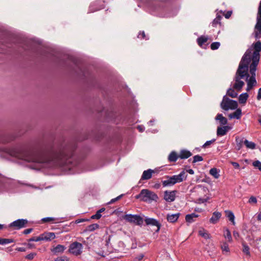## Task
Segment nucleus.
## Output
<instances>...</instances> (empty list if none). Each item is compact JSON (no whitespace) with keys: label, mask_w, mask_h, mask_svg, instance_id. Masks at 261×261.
I'll return each mask as SVG.
<instances>
[{"label":"nucleus","mask_w":261,"mask_h":261,"mask_svg":"<svg viewBox=\"0 0 261 261\" xmlns=\"http://www.w3.org/2000/svg\"><path fill=\"white\" fill-rule=\"evenodd\" d=\"M73 150L74 147L71 144L62 142L40 153H35L25 149L22 143L17 144L7 149L6 152L12 156L28 162L63 166L70 162L68 160Z\"/></svg>","instance_id":"nucleus-1"},{"label":"nucleus","mask_w":261,"mask_h":261,"mask_svg":"<svg viewBox=\"0 0 261 261\" xmlns=\"http://www.w3.org/2000/svg\"><path fill=\"white\" fill-rule=\"evenodd\" d=\"M261 42L253 43L243 55L236 71L233 80V88L238 91H241L245 83L241 79L245 78L247 85L255 86L256 67L260 59Z\"/></svg>","instance_id":"nucleus-2"},{"label":"nucleus","mask_w":261,"mask_h":261,"mask_svg":"<svg viewBox=\"0 0 261 261\" xmlns=\"http://www.w3.org/2000/svg\"><path fill=\"white\" fill-rule=\"evenodd\" d=\"M187 174L185 171H181L178 175L173 176H165V180L162 181L163 187H170L174 185L176 183L181 182L186 179Z\"/></svg>","instance_id":"nucleus-3"},{"label":"nucleus","mask_w":261,"mask_h":261,"mask_svg":"<svg viewBox=\"0 0 261 261\" xmlns=\"http://www.w3.org/2000/svg\"><path fill=\"white\" fill-rule=\"evenodd\" d=\"M135 198L142 201L149 202L152 201H156L159 199L158 196L154 192L148 189L142 190L139 194L135 196Z\"/></svg>","instance_id":"nucleus-4"},{"label":"nucleus","mask_w":261,"mask_h":261,"mask_svg":"<svg viewBox=\"0 0 261 261\" xmlns=\"http://www.w3.org/2000/svg\"><path fill=\"white\" fill-rule=\"evenodd\" d=\"M111 239V236H109L106 238V243H101L100 247L95 248L96 253L102 257L108 255L111 252L110 248L109 247V244Z\"/></svg>","instance_id":"nucleus-5"},{"label":"nucleus","mask_w":261,"mask_h":261,"mask_svg":"<svg viewBox=\"0 0 261 261\" xmlns=\"http://www.w3.org/2000/svg\"><path fill=\"white\" fill-rule=\"evenodd\" d=\"M220 106L223 110L228 111L229 109L234 110L237 109L238 104L237 101L230 99L226 96H224Z\"/></svg>","instance_id":"nucleus-6"},{"label":"nucleus","mask_w":261,"mask_h":261,"mask_svg":"<svg viewBox=\"0 0 261 261\" xmlns=\"http://www.w3.org/2000/svg\"><path fill=\"white\" fill-rule=\"evenodd\" d=\"M83 246V245L77 242H74L70 245L69 251L71 254L77 256L82 254Z\"/></svg>","instance_id":"nucleus-7"},{"label":"nucleus","mask_w":261,"mask_h":261,"mask_svg":"<svg viewBox=\"0 0 261 261\" xmlns=\"http://www.w3.org/2000/svg\"><path fill=\"white\" fill-rule=\"evenodd\" d=\"M28 220L25 219H18L11 223L9 226L16 229H19L26 226Z\"/></svg>","instance_id":"nucleus-8"},{"label":"nucleus","mask_w":261,"mask_h":261,"mask_svg":"<svg viewBox=\"0 0 261 261\" xmlns=\"http://www.w3.org/2000/svg\"><path fill=\"white\" fill-rule=\"evenodd\" d=\"M177 191H165L164 193V199L168 202H171L174 201L176 197V194Z\"/></svg>","instance_id":"nucleus-9"},{"label":"nucleus","mask_w":261,"mask_h":261,"mask_svg":"<svg viewBox=\"0 0 261 261\" xmlns=\"http://www.w3.org/2000/svg\"><path fill=\"white\" fill-rule=\"evenodd\" d=\"M146 225L155 226L156 227V232H158L161 228V225L160 222L154 218H146L144 220Z\"/></svg>","instance_id":"nucleus-10"},{"label":"nucleus","mask_w":261,"mask_h":261,"mask_svg":"<svg viewBox=\"0 0 261 261\" xmlns=\"http://www.w3.org/2000/svg\"><path fill=\"white\" fill-rule=\"evenodd\" d=\"M255 37L256 39L260 38L261 34V17H257V22L255 26Z\"/></svg>","instance_id":"nucleus-11"},{"label":"nucleus","mask_w":261,"mask_h":261,"mask_svg":"<svg viewBox=\"0 0 261 261\" xmlns=\"http://www.w3.org/2000/svg\"><path fill=\"white\" fill-rule=\"evenodd\" d=\"M155 172V170H152L151 169H149L147 170H145L143 172L141 179V180H148L152 177V174L154 173Z\"/></svg>","instance_id":"nucleus-12"},{"label":"nucleus","mask_w":261,"mask_h":261,"mask_svg":"<svg viewBox=\"0 0 261 261\" xmlns=\"http://www.w3.org/2000/svg\"><path fill=\"white\" fill-rule=\"evenodd\" d=\"M42 241H50L56 238L55 233L51 232H45L41 234Z\"/></svg>","instance_id":"nucleus-13"},{"label":"nucleus","mask_w":261,"mask_h":261,"mask_svg":"<svg viewBox=\"0 0 261 261\" xmlns=\"http://www.w3.org/2000/svg\"><path fill=\"white\" fill-rule=\"evenodd\" d=\"M221 217V214L218 212L213 213L212 217L210 219V222L213 224H216L218 222Z\"/></svg>","instance_id":"nucleus-14"},{"label":"nucleus","mask_w":261,"mask_h":261,"mask_svg":"<svg viewBox=\"0 0 261 261\" xmlns=\"http://www.w3.org/2000/svg\"><path fill=\"white\" fill-rule=\"evenodd\" d=\"M179 213H176L174 214H168L167 215V220L170 223L175 222L179 218Z\"/></svg>","instance_id":"nucleus-15"},{"label":"nucleus","mask_w":261,"mask_h":261,"mask_svg":"<svg viewBox=\"0 0 261 261\" xmlns=\"http://www.w3.org/2000/svg\"><path fill=\"white\" fill-rule=\"evenodd\" d=\"M229 126H224L222 127H218L217 130V135L218 136H223L226 135L227 132L229 129Z\"/></svg>","instance_id":"nucleus-16"},{"label":"nucleus","mask_w":261,"mask_h":261,"mask_svg":"<svg viewBox=\"0 0 261 261\" xmlns=\"http://www.w3.org/2000/svg\"><path fill=\"white\" fill-rule=\"evenodd\" d=\"M132 222H134L138 225H141L143 222V220L140 216L132 215Z\"/></svg>","instance_id":"nucleus-17"},{"label":"nucleus","mask_w":261,"mask_h":261,"mask_svg":"<svg viewBox=\"0 0 261 261\" xmlns=\"http://www.w3.org/2000/svg\"><path fill=\"white\" fill-rule=\"evenodd\" d=\"M192 155V153L187 150L183 149L180 150L179 153V158L181 159H186Z\"/></svg>","instance_id":"nucleus-18"},{"label":"nucleus","mask_w":261,"mask_h":261,"mask_svg":"<svg viewBox=\"0 0 261 261\" xmlns=\"http://www.w3.org/2000/svg\"><path fill=\"white\" fill-rule=\"evenodd\" d=\"M178 158H179V154L175 151H172L168 155V160L169 162H175L177 160Z\"/></svg>","instance_id":"nucleus-19"},{"label":"nucleus","mask_w":261,"mask_h":261,"mask_svg":"<svg viewBox=\"0 0 261 261\" xmlns=\"http://www.w3.org/2000/svg\"><path fill=\"white\" fill-rule=\"evenodd\" d=\"M215 120L219 121V122L221 125H226L228 122L227 119L223 116L221 114H218L215 117Z\"/></svg>","instance_id":"nucleus-20"},{"label":"nucleus","mask_w":261,"mask_h":261,"mask_svg":"<svg viewBox=\"0 0 261 261\" xmlns=\"http://www.w3.org/2000/svg\"><path fill=\"white\" fill-rule=\"evenodd\" d=\"M199 217V215L195 213H192L191 214H188L185 217V219L187 222L191 223L195 221V218Z\"/></svg>","instance_id":"nucleus-21"},{"label":"nucleus","mask_w":261,"mask_h":261,"mask_svg":"<svg viewBox=\"0 0 261 261\" xmlns=\"http://www.w3.org/2000/svg\"><path fill=\"white\" fill-rule=\"evenodd\" d=\"M65 249L66 247L62 245H58L56 247L51 249V251L55 253H62L65 250Z\"/></svg>","instance_id":"nucleus-22"},{"label":"nucleus","mask_w":261,"mask_h":261,"mask_svg":"<svg viewBox=\"0 0 261 261\" xmlns=\"http://www.w3.org/2000/svg\"><path fill=\"white\" fill-rule=\"evenodd\" d=\"M249 95L247 93L241 94L239 98V101L240 103L244 104L246 102Z\"/></svg>","instance_id":"nucleus-23"},{"label":"nucleus","mask_w":261,"mask_h":261,"mask_svg":"<svg viewBox=\"0 0 261 261\" xmlns=\"http://www.w3.org/2000/svg\"><path fill=\"white\" fill-rule=\"evenodd\" d=\"M208 40V37L204 36H201L197 38V42L198 44L200 46H202V45L206 42Z\"/></svg>","instance_id":"nucleus-24"},{"label":"nucleus","mask_w":261,"mask_h":261,"mask_svg":"<svg viewBox=\"0 0 261 261\" xmlns=\"http://www.w3.org/2000/svg\"><path fill=\"white\" fill-rule=\"evenodd\" d=\"M244 144L245 145L247 148L249 149H254L256 147V144L254 142H250L246 139L244 140Z\"/></svg>","instance_id":"nucleus-25"},{"label":"nucleus","mask_w":261,"mask_h":261,"mask_svg":"<svg viewBox=\"0 0 261 261\" xmlns=\"http://www.w3.org/2000/svg\"><path fill=\"white\" fill-rule=\"evenodd\" d=\"M131 103H132V114L133 113V112L134 114H135L138 111V105L136 102V101L132 98Z\"/></svg>","instance_id":"nucleus-26"},{"label":"nucleus","mask_w":261,"mask_h":261,"mask_svg":"<svg viewBox=\"0 0 261 261\" xmlns=\"http://www.w3.org/2000/svg\"><path fill=\"white\" fill-rule=\"evenodd\" d=\"M222 16L220 15H218L216 16L215 19L213 21L212 24L213 27H216L218 24H221V20L222 19Z\"/></svg>","instance_id":"nucleus-27"},{"label":"nucleus","mask_w":261,"mask_h":261,"mask_svg":"<svg viewBox=\"0 0 261 261\" xmlns=\"http://www.w3.org/2000/svg\"><path fill=\"white\" fill-rule=\"evenodd\" d=\"M236 141L237 142V149L239 150L242 148V144L244 143V141L243 138H240L239 137H237L236 138Z\"/></svg>","instance_id":"nucleus-28"},{"label":"nucleus","mask_w":261,"mask_h":261,"mask_svg":"<svg viewBox=\"0 0 261 261\" xmlns=\"http://www.w3.org/2000/svg\"><path fill=\"white\" fill-rule=\"evenodd\" d=\"M236 90L233 88H229L227 91V94L232 98H236L238 96V93L234 91Z\"/></svg>","instance_id":"nucleus-29"},{"label":"nucleus","mask_w":261,"mask_h":261,"mask_svg":"<svg viewBox=\"0 0 261 261\" xmlns=\"http://www.w3.org/2000/svg\"><path fill=\"white\" fill-rule=\"evenodd\" d=\"M225 212L226 214V216L228 218L229 220L232 223L233 225H234V216L233 213L229 211H226Z\"/></svg>","instance_id":"nucleus-30"},{"label":"nucleus","mask_w":261,"mask_h":261,"mask_svg":"<svg viewBox=\"0 0 261 261\" xmlns=\"http://www.w3.org/2000/svg\"><path fill=\"white\" fill-rule=\"evenodd\" d=\"M210 174L213 176H214L215 178H218L220 176L218 170L216 168H212L210 170Z\"/></svg>","instance_id":"nucleus-31"},{"label":"nucleus","mask_w":261,"mask_h":261,"mask_svg":"<svg viewBox=\"0 0 261 261\" xmlns=\"http://www.w3.org/2000/svg\"><path fill=\"white\" fill-rule=\"evenodd\" d=\"M99 228V225L96 223L88 225L86 230L89 231H92Z\"/></svg>","instance_id":"nucleus-32"},{"label":"nucleus","mask_w":261,"mask_h":261,"mask_svg":"<svg viewBox=\"0 0 261 261\" xmlns=\"http://www.w3.org/2000/svg\"><path fill=\"white\" fill-rule=\"evenodd\" d=\"M134 254L133 256V261H140L141 259H142V258L144 256V254L143 253H140L139 254L137 255L135 254V252H134Z\"/></svg>","instance_id":"nucleus-33"},{"label":"nucleus","mask_w":261,"mask_h":261,"mask_svg":"<svg viewBox=\"0 0 261 261\" xmlns=\"http://www.w3.org/2000/svg\"><path fill=\"white\" fill-rule=\"evenodd\" d=\"M199 234L205 239L210 238V234L204 229L199 230Z\"/></svg>","instance_id":"nucleus-34"},{"label":"nucleus","mask_w":261,"mask_h":261,"mask_svg":"<svg viewBox=\"0 0 261 261\" xmlns=\"http://www.w3.org/2000/svg\"><path fill=\"white\" fill-rule=\"evenodd\" d=\"M224 237L228 239V241L231 242L232 241V237L231 233L228 229H226L224 233Z\"/></svg>","instance_id":"nucleus-35"},{"label":"nucleus","mask_w":261,"mask_h":261,"mask_svg":"<svg viewBox=\"0 0 261 261\" xmlns=\"http://www.w3.org/2000/svg\"><path fill=\"white\" fill-rule=\"evenodd\" d=\"M13 242L12 239L0 238V244L5 245Z\"/></svg>","instance_id":"nucleus-36"},{"label":"nucleus","mask_w":261,"mask_h":261,"mask_svg":"<svg viewBox=\"0 0 261 261\" xmlns=\"http://www.w3.org/2000/svg\"><path fill=\"white\" fill-rule=\"evenodd\" d=\"M138 38L141 39L148 40L149 37L145 35L144 31H140L138 35Z\"/></svg>","instance_id":"nucleus-37"},{"label":"nucleus","mask_w":261,"mask_h":261,"mask_svg":"<svg viewBox=\"0 0 261 261\" xmlns=\"http://www.w3.org/2000/svg\"><path fill=\"white\" fill-rule=\"evenodd\" d=\"M220 43L219 42H213L211 45V48L212 50H216L219 48Z\"/></svg>","instance_id":"nucleus-38"},{"label":"nucleus","mask_w":261,"mask_h":261,"mask_svg":"<svg viewBox=\"0 0 261 261\" xmlns=\"http://www.w3.org/2000/svg\"><path fill=\"white\" fill-rule=\"evenodd\" d=\"M203 158L199 155H196L193 157V160L192 163H195L197 162H200L203 161Z\"/></svg>","instance_id":"nucleus-39"},{"label":"nucleus","mask_w":261,"mask_h":261,"mask_svg":"<svg viewBox=\"0 0 261 261\" xmlns=\"http://www.w3.org/2000/svg\"><path fill=\"white\" fill-rule=\"evenodd\" d=\"M221 249L223 251H225L226 252H228L229 251L228 245L226 242L223 243L221 245Z\"/></svg>","instance_id":"nucleus-40"},{"label":"nucleus","mask_w":261,"mask_h":261,"mask_svg":"<svg viewBox=\"0 0 261 261\" xmlns=\"http://www.w3.org/2000/svg\"><path fill=\"white\" fill-rule=\"evenodd\" d=\"M253 166L258 169L261 171V162L259 161H255L253 162Z\"/></svg>","instance_id":"nucleus-41"},{"label":"nucleus","mask_w":261,"mask_h":261,"mask_svg":"<svg viewBox=\"0 0 261 261\" xmlns=\"http://www.w3.org/2000/svg\"><path fill=\"white\" fill-rule=\"evenodd\" d=\"M216 141L215 139H213L210 141H207L202 146V148H206L207 146H210L211 144H212L213 143L215 142Z\"/></svg>","instance_id":"nucleus-42"},{"label":"nucleus","mask_w":261,"mask_h":261,"mask_svg":"<svg viewBox=\"0 0 261 261\" xmlns=\"http://www.w3.org/2000/svg\"><path fill=\"white\" fill-rule=\"evenodd\" d=\"M233 113V116L234 118L237 119H239L241 117V111L240 109H238L234 112Z\"/></svg>","instance_id":"nucleus-43"},{"label":"nucleus","mask_w":261,"mask_h":261,"mask_svg":"<svg viewBox=\"0 0 261 261\" xmlns=\"http://www.w3.org/2000/svg\"><path fill=\"white\" fill-rule=\"evenodd\" d=\"M123 196V194H121V195L117 196V197L111 199V201L108 203V204H112V203L115 202L116 201L120 199Z\"/></svg>","instance_id":"nucleus-44"},{"label":"nucleus","mask_w":261,"mask_h":261,"mask_svg":"<svg viewBox=\"0 0 261 261\" xmlns=\"http://www.w3.org/2000/svg\"><path fill=\"white\" fill-rule=\"evenodd\" d=\"M30 242V241H35V242H38V241H42V237H41V234L38 236V237H33L31 239H29V240Z\"/></svg>","instance_id":"nucleus-45"},{"label":"nucleus","mask_w":261,"mask_h":261,"mask_svg":"<svg viewBox=\"0 0 261 261\" xmlns=\"http://www.w3.org/2000/svg\"><path fill=\"white\" fill-rule=\"evenodd\" d=\"M248 202L250 204H256L257 203L256 198L254 196H251L249 199Z\"/></svg>","instance_id":"nucleus-46"},{"label":"nucleus","mask_w":261,"mask_h":261,"mask_svg":"<svg viewBox=\"0 0 261 261\" xmlns=\"http://www.w3.org/2000/svg\"><path fill=\"white\" fill-rule=\"evenodd\" d=\"M243 252L247 254H249V247L245 243H243Z\"/></svg>","instance_id":"nucleus-47"},{"label":"nucleus","mask_w":261,"mask_h":261,"mask_svg":"<svg viewBox=\"0 0 261 261\" xmlns=\"http://www.w3.org/2000/svg\"><path fill=\"white\" fill-rule=\"evenodd\" d=\"M54 220H55V218H53V217H46V218H43L42 219V221L43 222H48L53 221Z\"/></svg>","instance_id":"nucleus-48"},{"label":"nucleus","mask_w":261,"mask_h":261,"mask_svg":"<svg viewBox=\"0 0 261 261\" xmlns=\"http://www.w3.org/2000/svg\"><path fill=\"white\" fill-rule=\"evenodd\" d=\"M101 215L97 212L95 215H93L91 216V218L92 219H99L101 218Z\"/></svg>","instance_id":"nucleus-49"},{"label":"nucleus","mask_w":261,"mask_h":261,"mask_svg":"<svg viewBox=\"0 0 261 261\" xmlns=\"http://www.w3.org/2000/svg\"><path fill=\"white\" fill-rule=\"evenodd\" d=\"M36 255L35 252L31 253L26 256V258L28 259H32Z\"/></svg>","instance_id":"nucleus-50"},{"label":"nucleus","mask_w":261,"mask_h":261,"mask_svg":"<svg viewBox=\"0 0 261 261\" xmlns=\"http://www.w3.org/2000/svg\"><path fill=\"white\" fill-rule=\"evenodd\" d=\"M68 259L66 257L63 256L60 257H58L55 259V261H68Z\"/></svg>","instance_id":"nucleus-51"},{"label":"nucleus","mask_w":261,"mask_h":261,"mask_svg":"<svg viewBox=\"0 0 261 261\" xmlns=\"http://www.w3.org/2000/svg\"><path fill=\"white\" fill-rule=\"evenodd\" d=\"M233 237L236 239V240H238L239 237H240V234H239V233L237 231H234L233 232Z\"/></svg>","instance_id":"nucleus-52"},{"label":"nucleus","mask_w":261,"mask_h":261,"mask_svg":"<svg viewBox=\"0 0 261 261\" xmlns=\"http://www.w3.org/2000/svg\"><path fill=\"white\" fill-rule=\"evenodd\" d=\"M257 99L260 100L261 99V88L258 89L257 95Z\"/></svg>","instance_id":"nucleus-53"},{"label":"nucleus","mask_w":261,"mask_h":261,"mask_svg":"<svg viewBox=\"0 0 261 261\" xmlns=\"http://www.w3.org/2000/svg\"><path fill=\"white\" fill-rule=\"evenodd\" d=\"M137 129L140 132H143L145 129V127L142 125H138L137 126Z\"/></svg>","instance_id":"nucleus-54"},{"label":"nucleus","mask_w":261,"mask_h":261,"mask_svg":"<svg viewBox=\"0 0 261 261\" xmlns=\"http://www.w3.org/2000/svg\"><path fill=\"white\" fill-rule=\"evenodd\" d=\"M32 230H33L32 228H29V229H25L23 231V233L25 234H29V233H31L32 231Z\"/></svg>","instance_id":"nucleus-55"},{"label":"nucleus","mask_w":261,"mask_h":261,"mask_svg":"<svg viewBox=\"0 0 261 261\" xmlns=\"http://www.w3.org/2000/svg\"><path fill=\"white\" fill-rule=\"evenodd\" d=\"M123 219L128 222H130V215H126L123 217Z\"/></svg>","instance_id":"nucleus-56"},{"label":"nucleus","mask_w":261,"mask_h":261,"mask_svg":"<svg viewBox=\"0 0 261 261\" xmlns=\"http://www.w3.org/2000/svg\"><path fill=\"white\" fill-rule=\"evenodd\" d=\"M232 12L231 11H228L225 14V17L226 18H229L230 16L231 15Z\"/></svg>","instance_id":"nucleus-57"},{"label":"nucleus","mask_w":261,"mask_h":261,"mask_svg":"<svg viewBox=\"0 0 261 261\" xmlns=\"http://www.w3.org/2000/svg\"><path fill=\"white\" fill-rule=\"evenodd\" d=\"M231 164L235 168H239L240 167L239 164L237 162H232Z\"/></svg>","instance_id":"nucleus-58"},{"label":"nucleus","mask_w":261,"mask_h":261,"mask_svg":"<svg viewBox=\"0 0 261 261\" xmlns=\"http://www.w3.org/2000/svg\"><path fill=\"white\" fill-rule=\"evenodd\" d=\"M257 17H261V6H258Z\"/></svg>","instance_id":"nucleus-59"},{"label":"nucleus","mask_w":261,"mask_h":261,"mask_svg":"<svg viewBox=\"0 0 261 261\" xmlns=\"http://www.w3.org/2000/svg\"><path fill=\"white\" fill-rule=\"evenodd\" d=\"M187 172L190 173V174H194V171L193 169H190L187 170Z\"/></svg>","instance_id":"nucleus-60"},{"label":"nucleus","mask_w":261,"mask_h":261,"mask_svg":"<svg viewBox=\"0 0 261 261\" xmlns=\"http://www.w3.org/2000/svg\"><path fill=\"white\" fill-rule=\"evenodd\" d=\"M253 87V86H251V85H247V87L246 90H247V91H250L251 89H252Z\"/></svg>","instance_id":"nucleus-61"},{"label":"nucleus","mask_w":261,"mask_h":261,"mask_svg":"<svg viewBox=\"0 0 261 261\" xmlns=\"http://www.w3.org/2000/svg\"><path fill=\"white\" fill-rule=\"evenodd\" d=\"M17 250L19 251H21V252H23V251H25V249L23 247H19L17 249Z\"/></svg>","instance_id":"nucleus-62"},{"label":"nucleus","mask_w":261,"mask_h":261,"mask_svg":"<svg viewBox=\"0 0 261 261\" xmlns=\"http://www.w3.org/2000/svg\"><path fill=\"white\" fill-rule=\"evenodd\" d=\"M105 208H101V209H100L99 210H98L97 211L98 213H99L100 214H101V213L102 212H103V211H105Z\"/></svg>","instance_id":"nucleus-63"},{"label":"nucleus","mask_w":261,"mask_h":261,"mask_svg":"<svg viewBox=\"0 0 261 261\" xmlns=\"http://www.w3.org/2000/svg\"><path fill=\"white\" fill-rule=\"evenodd\" d=\"M258 220L261 221V212L258 214L257 216Z\"/></svg>","instance_id":"nucleus-64"}]
</instances>
